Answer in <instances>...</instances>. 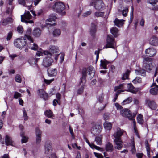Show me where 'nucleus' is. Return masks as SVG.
<instances>
[{
  "label": "nucleus",
  "instance_id": "052dcab7",
  "mask_svg": "<svg viewBox=\"0 0 158 158\" xmlns=\"http://www.w3.org/2000/svg\"><path fill=\"white\" fill-rule=\"evenodd\" d=\"M91 13V11L90 10L87 11L85 13H84L83 15V17H86L88 15H90Z\"/></svg>",
  "mask_w": 158,
  "mask_h": 158
},
{
  "label": "nucleus",
  "instance_id": "a18cd8bd",
  "mask_svg": "<svg viewBox=\"0 0 158 158\" xmlns=\"http://www.w3.org/2000/svg\"><path fill=\"white\" fill-rule=\"evenodd\" d=\"M36 135V136L41 137L42 131L38 128H37L35 130Z\"/></svg>",
  "mask_w": 158,
  "mask_h": 158
},
{
  "label": "nucleus",
  "instance_id": "f704fd0d",
  "mask_svg": "<svg viewBox=\"0 0 158 158\" xmlns=\"http://www.w3.org/2000/svg\"><path fill=\"white\" fill-rule=\"evenodd\" d=\"M118 10L119 12L122 13L123 16L126 17L128 11V7H126L125 9L122 10L118 9Z\"/></svg>",
  "mask_w": 158,
  "mask_h": 158
},
{
  "label": "nucleus",
  "instance_id": "ea45409f",
  "mask_svg": "<svg viewBox=\"0 0 158 158\" xmlns=\"http://www.w3.org/2000/svg\"><path fill=\"white\" fill-rule=\"evenodd\" d=\"M146 143V148L147 151V154L148 156L150 157L151 156L150 154V148L148 144V142L147 141L145 142Z\"/></svg>",
  "mask_w": 158,
  "mask_h": 158
},
{
  "label": "nucleus",
  "instance_id": "09e8293b",
  "mask_svg": "<svg viewBox=\"0 0 158 158\" xmlns=\"http://www.w3.org/2000/svg\"><path fill=\"white\" fill-rule=\"evenodd\" d=\"M23 117L24 118V119L25 120H27L28 118V117L27 115L26 112L25 110H23Z\"/></svg>",
  "mask_w": 158,
  "mask_h": 158
},
{
  "label": "nucleus",
  "instance_id": "5fc2aeb1",
  "mask_svg": "<svg viewBox=\"0 0 158 158\" xmlns=\"http://www.w3.org/2000/svg\"><path fill=\"white\" fill-rule=\"evenodd\" d=\"M13 7L12 6H10V7H8L6 11V13L8 14H10L12 11Z\"/></svg>",
  "mask_w": 158,
  "mask_h": 158
},
{
  "label": "nucleus",
  "instance_id": "338daca9",
  "mask_svg": "<svg viewBox=\"0 0 158 158\" xmlns=\"http://www.w3.org/2000/svg\"><path fill=\"white\" fill-rule=\"evenodd\" d=\"M41 0H33V2H34V4L35 6L37 5L39 2H40Z\"/></svg>",
  "mask_w": 158,
  "mask_h": 158
},
{
  "label": "nucleus",
  "instance_id": "2eb2a0df",
  "mask_svg": "<svg viewBox=\"0 0 158 158\" xmlns=\"http://www.w3.org/2000/svg\"><path fill=\"white\" fill-rule=\"evenodd\" d=\"M56 16L52 14L50 15V18L46 20L45 23L47 25L53 26L56 24Z\"/></svg>",
  "mask_w": 158,
  "mask_h": 158
},
{
  "label": "nucleus",
  "instance_id": "cd10ccee",
  "mask_svg": "<svg viewBox=\"0 0 158 158\" xmlns=\"http://www.w3.org/2000/svg\"><path fill=\"white\" fill-rule=\"evenodd\" d=\"M44 114L48 118H52L54 117L53 112L50 110H47L45 111Z\"/></svg>",
  "mask_w": 158,
  "mask_h": 158
},
{
  "label": "nucleus",
  "instance_id": "393cba45",
  "mask_svg": "<svg viewBox=\"0 0 158 158\" xmlns=\"http://www.w3.org/2000/svg\"><path fill=\"white\" fill-rule=\"evenodd\" d=\"M5 142L6 144L7 145H11L13 146V142L10 137L8 135H6L5 138Z\"/></svg>",
  "mask_w": 158,
  "mask_h": 158
},
{
  "label": "nucleus",
  "instance_id": "c9c22d12",
  "mask_svg": "<svg viewBox=\"0 0 158 158\" xmlns=\"http://www.w3.org/2000/svg\"><path fill=\"white\" fill-rule=\"evenodd\" d=\"M20 135L22 138L21 139L22 143H25L27 141L28 138L24 136V132L23 131L20 133Z\"/></svg>",
  "mask_w": 158,
  "mask_h": 158
},
{
  "label": "nucleus",
  "instance_id": "8fccbe9b",
  "mask_svg": "<svg viewBox=\"0 0 158 158\" xmlns=\"http://www.w3.org/2000/svg\"><path fill=\"white\" fill-rule=\"evenodd\" d=\"M17 31L19 33H23V27L21 26H19L17 28Z\"/></svg>",
  "mask_w": 158,
  "mask_h": 158
},
{
  "label": "nucleus",
  "instance_id": "4468645a",
  "mask_svg": "<svg viewBox=\"0 0 158 158\" xmlns=\"http://www.w3.org/2000/svg\"><path fill=\"white\" fill-rule=\"evenodd\" d=\"M102 129V127L100 125H95L91 129L92 133L95 135L99 133Z\"/></svg>",
  "mask_w": 158,
  "mask_h": 158
},
{
  "label": "nucleus",
  "instance_id": "72a5a7b5",
  "mask_svg": "<svg viewBox=\"0 0 158 158\" xmlns=\"http://www.w3.org/2000/svg\"><path fill=\"white\" fill-rule=\"evenodd\" d=\"M33 35L35 37H39L41 34V30L39 28L35 29L33 31Z\"/></svg>",
  "mask_w": 158,
  "mask_h": 158
},
{
  "label": "nucleus",
  "instance_id": "6ab92c4d",
  "mask_svg": "<svg viewBox=\"0 0 158 158\" xmlns=\"http://www.w3.org/2000/svg\"><path fill=\"white\" fill-rule=\"evenodd\" d=\"M151 87L150 91V93L152 95L157 94L158 92V85L155 83H153Z\"/></svg>",
  "mask_w": 158,
  "mask_h": 158
},
{
  "label": "nucleus",
  "instance_id": "a878e982",
  "mask_svg": "<svg viewBox=\"0 0 158 158\" xmlns=\"http://www.w3.org/2000/svg\"><path fill=\"white\" fill-rule=\"evenodd\" d=\"M110 32L115 37H117L119 35V31L116 27H112L110 29Z\"/></svg>",
  "mask_w": 158,
  "mask_h": 158
},
{
  "label": "nucleus",
  "instance_id": "f03ea898",
  "mask_svg": "<svg viewBox=\"0 0 158 158\" xmlns=\"http://www.w3.org/2000/svg\"><path fill=\"white\" fill-rule=\"evenodd\" d=\"M95 71L93 67L89 66L87 68L83 69L82 71V77L81 80V82H85V78L87 77L89 78H92L94 75Z\"/></svg>",
  "mask_w": 158,
  "mask_h": 158
},
{
  "label": "nucleus",
  "instance_id": "7c9ffc66",
  "mask_svg": "<svg viewBox=\"0 0 158 158\" xmlns=\"http://www.w3.org/2000/svg\"><path fill=\"white\" fill-rule=\"evenodd\" d=\"M132 101V98L131 97H128L127 99L123 100L121 103L122 105L129 104Z\"/></svg>",
  "mask_w": 158,
  "mask_h": 158
},
{
  "label": "nucleus",
  "instance_id": "9b49d317",
  "mask_svg": "<svg viewBox=\"0 0 158 158\" xmlns=\"http://www.w3.org/2000/svg\"><path fill=\"white\" fill-rule=\"evenodd\" d=\"M116 44L114 39L111 36L108 35L107 39V44L103 48H114Z\"/></svg>",
  "mask_w": 158,
  "mask_h": 158
},
{
  "label": "nucleus",
  "instance_id": "e2e57ef3",
  "mask_svg": "<svg viewBox=\"0 0 158 158\" xmlns=\"http://www.w3.org/2000/svg\"><path fill=\"white\" fill-rule=\"evenodd\" d=\"M69 130L72 136L73 137H74V133L73 131L70 126H69Z\"/></svg>",
  "mask_w": 158,
  "mask_h": 158
},
{
  "label": "nucleus",
  "instance_id": "2f4dec72",
  "mask_svg": "<svg viewBox=\"0 0 158 158\" xmlns=\"http://www.w3.org/2000/svg\"><path fill=\"white\" fill-rule=\"evenodd\" d=\"M102 136L101 135H100L96 137L95 141L96 142L97 145H101L102 144Z\"/></svg>",
  "mask_w": 158,
  "mask_h": 158
},
{
  "label": "nucleus",
  "instance_id": "603ef678",
  "mask_svg": "<svg viewBox=\"0 0 158 158\" xmlns=\"http://www.w3.org/2000/svg\"><path fill=\"white\" fill-rule=\"evenodd\" d=\"M21 96V94L20 93L17 92H15L14 97L15 98L17 99L18 98L20 97Z\"/></svg>",
  "mask_w": 158,
  "mask_h": 158
},
{
  "label": "nucleus",
  "instance_id": "7ed1b4c3",
  "mask_svg": "<svg viewBox=\"0 0 158 158\" xmlns=\"http://www.w3.org/2000/svg\"><path fill=\"white\" fill-rule=\"evenodd\" d=\"M59 52L58 47L54 45H51L49 47L48 51H45L43 52L45 55L54 57L56 61L57 60L58 56L59 55Z\"/></svg>",
  "mask_w": 158,
  "mask_h": 158
},
{
  "label": "nucleus",
  "instance_id": "4c0bfd02",
  "mask_svg": "<svg viewBox=\"0 0 158 158\" xmlns=\"http://www.w3.org/2000/svg\"><path fill=\"white\" fill-rule=\"evenodd\" d=\"M130 73V71L129 70H127L125 73L122 76V79L123 80H125L127 79L128 77L129 74Z\"/></svg>",
  "mask_w": 158,
  "mask_h": 158
},
{
  "label": "nucleus",
  "instance_id": "9d476101",
  "mask_svg": "<svg viewBox=\"0 0 158 158\" xmlns=\"http://www.w3.org/2000/svg\"><path fill=\"white\" fill-rule=\"evenodd\" d=\"M32 16L28 11H26L24 14L21 16V21L27 23H33L32 20H27L31 19Z\"/></svg>",
  "mask_w": 158,
  "mask_h": 158
},
{
  "label": "nucleus",
  "instance_id": "6e6d98bb",
  "mask_svg": "<svg viewBox=\"0 0 158 158\" xmlns=\"http://www.w3.org/2000/svg\"><path fill=\"white\" fill-rule=\"evenodd\" d=\"M94 154L95 156L98 158H103L102 155L101 154L97 153L95 152H94Z\"/></svg>",
  "mask_w": 158,
  "mask_h": 158
},
{
  "label": "nucleus",
  "instance_id": "bf43d9fd",
  "mask_svg": "<svg viewBox=\"0 0 158 158\" xmlns=\"http://www.w3.org/2000/svg\"><path fill=\"white\" fill-rule=\"evenodd\" d=\"M103 94H101L99 96L98 100L100 102H101L103 101Z\"/></svg>",
  "mask_w": 158,
  "mask_h": 158
},
{
  "label": "nucleus",
  "instance_id": "de8ad7c7",
  "mask_svg": "<svg viewBox=\"0 0 158 158\" xmlns=\"http://www.w3.org/2000/svg\"><path fill=\"white\" fill-rule=\"evenodd\" d=\"M13 35V33L12 31L9 32L7 35L6 40L7 41L10 40L12 38Z\"/></svg>",
  "mask_w": 158,
  "mask_h": 158
},
{
  "label": "nucleus",
  "instance_id": "6e6552de",
  "mask_svg": "<svg viewBox=\"0 0 158 158\" xmlns=\"http://www.w3.org/2000/svg\"><path fill=\"white\" fill-rule=\"evenodd\" d=\"M14 46L19 49H22L26 45L27 43L24 37L15 39L14 42Z\"/></svg>",
  "mask_w": 158,
  "mask_h": 158
},
{
  "label": "nucleus",
  "instance_id": "f3484780",
  "mask_svg": "<svg viewBox=\"0 0 158 158\" xmlns=\"http://www.w3.org/2000/svg\"><path fill=\"white\" fill-rule=\"evenodd\" d=\"M145 53L150 57H153L156 53V50L152 48H149L145 51Z\"/></svg>",
  "mask_w": 158,
  "mask_h": 158
},
{
  "label": "nucleus",
  "instance_id": "c03bdc74",
  "mask_svg": "<svg viewBox=\"0 0 158 158\" xmlns=\"http://www.w3.org/2000/svg\"><path fill=\"white\" fill-rule=\"evenodd\" d=\"M15 81L18 83H21L22 81V79L20 75L19 74L16 75L15 77Z\"/></svg>",
  "mask_w": 158,
  "mask_h": 158
},
{
  "label": "nucleus",
  "instance_id": "412c9836",
  "mask_svg": "<svg viewBox=\"0 0 158 158\" xmlns=\"http://www.w3.org/2000/svg\"><path fill=\"white\" fill-rule=\"evenodd\" d=\"M149 43L153 46L157 45L158 44V38L156 36H153L150 39Z\"/></svg>",
  "mask_w": 158,
  "mask_h": 158
},
{
  "label": "nucleus",
  "instance_id": "4d7b16f0",
  "mask_svg": "<svg viewBox=\"0 0 158 158\" xmlns=\"http://www.w3.org/2000/svg\"><path fill=\"white\" fill-rule=\"evenodd\" d=\"M41 140V137L36 136V144H39Z\"/></svg>",
  "mask_w": 158,
  "mask_h": 158
},
{
  "label": "nucleus",
  "instance_id": "13d9d810",
  "mask_svg": "<svg viewBox=\"0 0 158 158\" xmlns=\"http://www.w3.org/2000/svg\"><path fill=\"white\" fill-rule=\"evenodd\" d=\"M84 88V86H81L78 90L77 93L79 94H81L83 91Z\"/></svg>",
  "mask_w": 158,
  "mask_h": 158
},
{
  "label": "nucleus",
  "instance_id": "c85d7f7f",
  "mask_svg": "<svg viewBox=\"0 0 158 158\" xmlns=\"http://www.w3.org/2000/svg\"><path fill=\"white\" fill-rule=\"evenodd\" d=\"M104 126L105 130H110L112 127V125L111 123L106 121L104 123Z\"/></svg>",
  "mask_w": 158,
  "mask_h": 158
},
{
  "label": "nucleus",
  "instance_id": "b1692460",
  "mask_svg": "<svg viewBox=\"0 0 158 158\" xmlns=\"http://www.w3.org/2000/svg\"><path fill=\"white\" fill-rule=\"evenodd\" d=\"M105 148L106 151L112 152L113 150V146L111 143L108 142L105 145Z\"/></svg>",
  "mask_w": 158,
  "mask_h": 158
},
{
  "label": "nucleus",
  "instance_id": "a19ab883",
  "mask_svg": "<svg viewBox=\"0 0 158 158\" xmlns=\"http://www.w3.org/2000/svg\"><path fill=\"white\" fill-rule=\"evenodd\" d=\"M135 73L138 75H141L144 76L145 75V71L144 69H140L139 70H136Z\"/></svg>",
  "mask_w": 158,
  "mask_h": 158
},
{
  "label": "nucleus",
  "instance_id": "0eeeda50",
  "mask_svg": "<svg viewBox=\"0 0 158 158\" xmlns=\"http://www.w3.org/2000/svg\"><path fill=\"white\" fill-rule=\"evenodd\" d=\"M90 5L93 6L96 10L102 11L105 8V5L102 0H91Z\"/></svg>",
  "mask_w": 158,
  "mask_h": 158
},
{
  "label": "nucleus",
  "instance_id": "1a4fd4ad",
  "mask_svg": "<svg viewBox=\"0 0 158 158\" xmlns=\"http://www.w3.org/2000/svg\"><path fill=\"white\" fill-rule=\"evenodd\" d=\"M152 60L151 58L148 57L144 59L143 60V66L147 71H150L152 69L153 66L152 63Z\"/></svg>",
  "mask_w": 158,
  "mask_h": 158
},
{
  "label": "nucleus",
  "instance_id": "4be33fe9",
  "mask_svg": "<svg viewBox=\"0 0 158 158\" xmlns=\"http://www.w3.org/2000/svg\"><path fill=\"white\" fill-rule=\"evenodd\" d=\"M48 74L49 76H55L57 73V71L55 68H51L48 69Z\"/></svg>",
  "mask_w": 158,
  "mask_h": 158
},
{
  "label": "nucleus",
  "instance_id": "473e14b6",
  "mask_svg": "<svg viewBox=\"0 0 158 158\" xmlns=\"http://www.w3.org/2000/svg\"><path fill=\"white\" fill-rule=\"evenodd\" d=\"M96 25L94 24H92L90 30V33L92 35H94L96 32Z\"/></svg>",
  "mask_w": 158,
  "mask_h": 158
},
{
  "label": "nucleus",
  "instance_id": "a211bd4d",
  "mask_svg": "<svg viewBox=\"0 0 158 158\" xmlns=\"http://www.w3.org/2000/svg\"><path fill=\"white\" fill-rule=\"evenodd\" d=\"M38 95L44 100L47 99L48 97V94L43 89H39L37 90Z\"/></svg>",
  "mask_w": 158,
  "mask_h": 158
},
{
  "label": "nucleus",
  "instance_id": "bb28decb",
  "mask_svg": "<svg viewBox=\"0 0 158 158\" xmlns=\"http://www.w3.org/2000/svg\"><path fill=\"white\" fill-rule=\"evenodd\" d=\"M124 21V20L123 19L119 20L117 18H116L114 21V22L115 25L118 27H120L123 25V23Z\"/></svg>",
  "mask_w": 158,
  "mask_h": 158
},
{
  "label": "nucleus",
  "instance_id": "f257e3e1",
  "mask_svg": "<svg viewBox=\"0 0 158 158\" xmlns=\"http://www.w3.org/2000/svg\"><path fill=\"white\" fill-rule=\"evenodd\" d=\"M123 130L118 128L117 131L113 134V141L115 145V148L118 150H121L123 147V142L121 140V136L124 132Z\"/></svg>",
  "mask_w": 158,
  "mask_h": 158
},
{
  "label": "nucleus",
  "instance_id": "20e7f679",
  "mask_svg": "<svg viewBox=\"0 0 158 158\" xmlns=\"http://www.w3.org/2000/svg\"><path fill=\"white\" fill-rule=\"evenodd\" d=\"M31 30L30 28H28L27 31L25 36L26 37L28 40L30 41V43L28 44V46L31 49L37 50L38 47L37 44L34 43L32 37L30 35L31 34Z\"/></svg>",
  "mask_w": 158,
  "mask_h": 158
},
{
  "label": "nucleus",
  "instance_id": "79ce46f5",
  "mask_svg": "<svg viewBox=\"0 0 158 158\" xmlns=\"http://www.w3.org/2000/svg\"><path fill=\"white\" fill-rule=\"evenodd\" d=\"M142 79L141 78L139 77H136L134 79L132 82L134 84L140 83L142 82Z\"/></svg>",
  "mask_w": 158,
  "mask_h": 158
},
{
  "label": "nucleus",
  "instance_id": "39448f33",
  "mask_svg": "<svg viewBox=\"0 0 158 158\" xmlns=\"http://www.w3.org/2000/svg\"><path fill=\"white\" fill-rule=\"evenodd\" d=\"M121 114L123 117H127L131 120L133 121L134 123V126H135V121L134 119V118L137 114V112L135 111L132 114L131 113L130 111L127 109H124L121 110L120 111Z\"/></svg>",
  "mask_w": 158,
  "mask_h": 158
},
{
  "label": "nucleus",
  "instance_id": "49530a36",
  "mask_svg": "<svg viewBox=\"0 0 158 158\" xmlns=\"http://www.w3.org/2000/svg\"><path fill=\"white\" fill-rule=\"evenodd\" d=\"M95 15L97 17H102L104 15V13L101 12H97L95 13Z\"/></svg>",
  "mask_w": 158,
  "mask_h": 158
},
{
  "label": "nucleus",
  "instance_id": "774afa93",
  "mask_svg": "<svg viewBox=\"0 0 158 158\" xmlns=\"http://www.w3.org/2000/svg\"><path fill=\"white\" fill-rule=\"evenodd\" d=\"M143 155V154L141 153H137L136 154V156L137 158H142Z\"/></svg>",
  "mask_w": 158,
  "mask_h": 158
},
{
  "label": "nucleus",
  "instance_id": "680f3d73",
  "mask_svg": "<svg viewBox=\"0 0 158 158\" xmlns=\"http://www.w3.org/2000/svg\"><path fill=\"white\" fill-rule=\"evenodd\" d=\"M56 103H57L58 104H60V101L58 100L55 99L53 101V104L54 106H56Z\"/></svg>",
  "mask_w": 158,
  "mask_h": 158
},
{
  "label": "nucleus",
  "instance_id": "e433bc0d",
  "mask_svg": "<svg viewBox=\"0 0 158 158\" xmlns=\"http://www.w3.org/2000/svg\"><path fill=\"white\" fill-rule=\"evenodd\" d=\"M137 122L140 124H142L144 122V120L143 118V116L139 114L137 118Z\"/></svg>",
  "mask_w": 158,
  "mask_h": 158
},
{
  "label": "nucleus",
  "instance_id": "0e129e2a",
  "mask_svg": "<svg viewBox=\"0 0 158 158\" xmlns=\"http://www.w3.org/2000/svg\"><path fill=\"white\" fill-rule=\"evenodd\" d=\"M115 105L117 109H121L122 108V106L117 103H115Z\"/></svg>",
  "mask_w": 158,
  "mask_h": 158
},
{
  "label": "nucleus",
  "instance_id": "dca6fc26",
  "mask_svg": "<svg viewBox=\"0 0 158 158\" xmlns=\"http://www.w3.org/2000/svg\"><path fill=\"white\" fill-rule=\"evenodd\" d=\"M146 104L151 109L155 110L157 107V106L154 101L147 100L146 101Z\"/></svg>",
  "mask_w": 158,
  "mask_h": 158
},
{
  "label": "nucleus",
  "instance_id": "423d86ee",
  "mask_svg": "<svg viewBox=\"0 0 158 158\" xmlns=\"http://www.w3.org/2000/svg\"><path fill=\"white\" fill-rule=\"evenodd\" d=\"M126 87L127 88V89L126 91L130 92L134 94H135L138 92V90L136 89L131 84H121L118 86L115 87L114 88V90L116 91L118 89H121L122 88L125 89Z\"/></svg>",
  "mask_w": 158,
  "mask_h": 158
},
{
  "label": "nucleus",
  "instance_id": "5701e85b",
  "mask_svg": "<svg viewBox=\"0 0 158 158\" xmlns=\"http://www.w3.org/2000/svg\"><path fill=\"white\" fill-rule=\"evenodd\" d=\"M52 150L51 146L50 144H47L45 145V153L47 155V156H50Z\"/></svg>",
  "mask_w": 158,
  "mask_h": 158
},
{
  "label": "nucleus",
  "instance_id": "58836bf2",
  "mask_svg": "<svg viewBox=\"0 0 158 158\" xmlns=\"http://www.w3.org/2000/svg\"><path fill=\"white\" fill-rule=\"evenodd\" d=\"M61 34L60 30L59 29H55L53 32V35L54 36H59Z\"/></svg>",
  "mask_w": 158,
  "mask_h": 158
},
{
  "label": "nucleus",
  "instance_id": "864d4df0",
  "mask_svg": "<svg viewBox=\"0 0 158 158\" xmlns=\"http://www.w3.org/2000/svg\"><path fill=\"white\" fill-rule=\"evenodd\" d=\"M54 80V79H52L50 80H47L44 79V82L47 84H49L50 83L52 82Z\"/></svg>",
  "mask_w": 158,
  "mask_h": 158
},
{
  "label": "nucleus",
  "instance_id": "f8f14e48",
  "mask_svg": "<svg viewBox=\"0 0 158 158\" xmlns=\"http://www.w3.org/2000/svg\"><path fill=\"white\" fill-rule=\"evenodd\" d=\"M44 58L43 60L42 65L45 67H48L50 66L53 62V59L54 57L51 56H50Z\"/></svg>",
  "mask_w": 158,
  "mask_h": 158
},
{
  "label": "nucleus",
  "instance_id": "69168bd1",
  "mask_svg": "<svg viewBox=\"0 0 158 158\" xmlns=\"http://www.w3.org/2000/svg\"><path fill=\"white\" fill-rule=\"evenodd\" d=\"M18 2L19 4L23 6L25 5V2L24 0H18Z\"/></svg>",
  "mask_w": 158,
  "mask_h": 158
},
{
  "label": "nucleus",
  "instance_id": "37998d69",
  "mask_svg": "<svg viewBox=\"0 0 158 158\" xmlns=\"http://www.w3.org/2000/svg\"><path fill=\"white\" fill-rule=\"evenodd\" d=\"M29 62L31 65L36 64L37 63V60L35 58H31L29 59Z\"/></svg>",
  "mask_w": 158,
  "mask_h": 158
},
{
  "label": "nucleus",
  "instance_id": "ddd939ff",
  "mask_svg": "<svg viewBox=\"0 0 158 158\" xmlns=\"http://www.w3.org/2000/svg\"><path fill=\"white\" fill-rule=\"evenodd\" d=\"M53 8L55 9L56 12L60 13L64 10L65 7L63 3L59 2L56 3L53 6Z\"/></svg>",
  "mask_w": 158,
  "mask_h": 158
},
{
  "label": "nucleus",
  "instance_id": "aec40b11",
  "mask_svg": "<svg viewBox=\"0 0 158 158\" xmlns=\"http://www.w3.org/2000/svg\"><path fill=\"white\" fill-rule=\"evenodd\" d=\"M85 142L92 149H95L100 151H102L103 150V148L97 146L93 143H90L86 138H85Z\"/></svg>",
  "mask_w": 158,
  "mask_h": 158
},
{
  "label": "nucleus",
  "instance_id": "c756f323",
  "mask_svg": "<svg viewBox=\"0 0 158 158\" xmlns=\"http://www.w3.org/2000/svg\"><path fill=\"white\" fill-rule=\"evenodd\" d=\"M109 63V62L107 61L105 59L103 60H101L100 65L103 68V69H107V65Z\"/></svg>",
  "mask_w": 158,
  "mask_h": 158
},
{
  "label": "nucleus",
  "instance_id": "3c124183",
  "mask_svg": "<svg viewBox=\"0 0 158 158\" xmlns=\"http://www.w3.org/2000/svg\"><path fill=\"white\" fill-rule=\"evenodd\" d=\"M118 90L117 91V93H116V97L114 98V100H113V101L114 102H115V101L117 99V97H118V95L121 92H123L124 91L123 90H122L121 89H118Z\"/></svg>",
  "mask_w": 158,
  "mask_h": 158
}]
</instances>
